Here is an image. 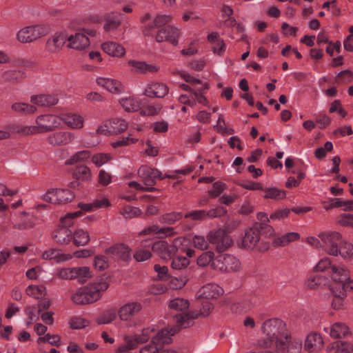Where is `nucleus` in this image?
<instances>
[{
  "instance_id": "obj_41",
  "label": "nucleus",
  "mask_w": 353,
  "mask_h": 353,
  "mask_svg": "<svg viewBox=\"0 0 353 353\" xmlns=\"http://www.w3.org/2000/svg\"><path fill=\"white\" fill-rule=\"evenodd\" d=\"M73 176L78 181H88L91 179L92 174L88 166L79 165L75 168L73 172Z\"/></svg>"
},
{
  "instance_id": "obj_24",
  "label": "nucleus",
  "mask_w": 353,
  "mask_h": 353,
  "mask_svg": "<svg viewBox=\"0 0 353 353\" xmlns=\"http://www.w3.org/2000/svg\"><path fill=\"white\" fill-rule=\"evenodd\" d=\"M61 121L72 129H81L83 127V117L76 113H62L61 114Z\"/></svg>"
},
{
  "instance_id": "obj_7",
  "label": "nucleus",
  "mask_w": 353,
  "mask_h": 353,
  "mask_svg": "<svg viewBox=\"0 0 353 353\" xmlns=\"http://www.w3.org/2000/svg\"><path fill=\"white\" fill-rule=\"evenodd\" d=\"M325 250L330 255H339V246L343 242V238L337 232H327L319 234Z\"/></svg>"
},
{
  "instance_id": "obj_28",
  "label": "nucleus",
  "mask_w": 353,
  "mask_h": 353,
  "mask_svg": "<svg viewBox=\"0 0 353 353\" xmlns=\"http://www.w3.org/2000/svg\"><path fill=\"white\" fill-rule=\"evenodd\" d=\"M42 257L43 259L54 260L57 263H62L71 259L72 255L63 253L59 250L50 249L43 253Z\"/></svg>"
},
{
  "instance_id": "obj_55",
  "label": "nucleus",
  "mask_w": 353,
  "mask_h": 353,
  "mask_svg": "<svg viewBox=\"0 0 353 353\" xmlns=\"http://www.w3.org/2000/svg\"><path fill=\"white\" fill-rule=\"evenodd\" d=\"M172 259L171 266L175 270H182L185 268L190 261L186 256H174L170 259Z\"/></svg>"
},
{
  "instance_id": "obj_30",
  "label": "nucleus",
  "mask_w": 353,
  "mask_h": 353,
  "mask_svg": "<svg viewBox=\"0 0 353 353\" xmlns=\"http://www.w3.org/2000/svg\"><path fill=\"white\" fill-rule=\"evenodd\" d=\"M30 101L38 106L46 107L57 104L58 98L55 95L40 94L32 96Z\"/></svg>"
},
{
  "instance_id": "obj_9",
  "label": "nucleus",
  "mask_w": 353,
  "mask_h": 353,
  "mask_svg": "<svg viewBox=\"0 0 353 353\" xmlns=\"http://www.w3.org/2000/svg\"><path fill=\"white\" fill-rule=\"evenodd\" d=\"M48 28L44 26H28L21 29L17 34V39L21 43H30L46 35Z\"/></svg>"
},
{
  "instance_id": "obj_36",
  "label": "nucleus",
  "mask_w": 353,
  "mask_h": 353,
  "mask_svg": "<svg viewBox=\"0 0 353 353\" xmlns=\"http://www.w3.org/2000/svg\"><path fill=\"white\" fill-rule=\"evenodd\" d=\"M72 231L65 227H59L53 233V239L60 244H67L72 241Z\"/></svg>"
},
{
  "instance_id": "obj_8",
  "label": "nucleus",
  "mask_w": 353,
  "mask_h": 353,
  "mask_svg": "<svg viewBox=\"0 0 353 353\" xmlns=\"http://www.w3.org/2000/svg\"><path fill=\"white\" fill-rule=\"evenodd\" d=\"M227 213V210L223 207H219L210 210H194L187 212L184 215L185 219H190L191 221L202 222L208 219L221 217Z\"/></svg>"
},
{
  "instance_id": "obj_13",
  "label": "nucleus",
  "mask_w": 353,
  "mask_h": 353,
  "mask_svg": "<svg viewBox=\"0 0 353 353\" xmlns=\"http://www.w3.org/2000/svg\"><path fill=\"white\" fill-rule=\"evenodd\" d=\"M333 284L343 290L345 294L347 291L353 292V280L350 279L348 271L344 268H341V272L336 271L335 268L332 269Z\"/></svg>"
},
{
  "instance_id": "obj_58",
  "label": "nucleus",
  "mask_w": 353,
  "mask_h": 353,
  "mask_svg": "<svg viewBox=\"0 0 353 353\" xmlns=\"http://www.w3.org/2000/svg\"><path fill=\"white\" fill-rule=\"evenodd\" d=\"M214 254L213 252L208 251L205 252H203L202 254H201L198 259H197V264L199 266H205L208 265L210 263L211 264L212 263V261L215 258Z\"/></svg>"
},
{
  "instance_id": "obj_46",
  "label": "nucleus",
  "mask_w": 353,
  "mask_h": 353,
  "mask_svg": "<svg viewBox=\"0 0 353 353\" xmlns=\"http://www.w3.org/2000/svg\"><path fill=\"white\" fill-rule=\"evenodd\" d=\"M142 100L144 101V105H141V108L140 110L141 115L153 116L157 114L161 111L162 108V105L161 104H148L145 99H143Z\"/></svg>"
},
{
  "instance_id": "obj_37",
  "label": "nucleus",
  "mask_w": 353,
  "mask_h": 353,
  "mask_svg": "<svg viewBox=\"0 0 353 353\" xmlns=\"http://www.w3.org/2000/svg\"><path fill=\"white\" fill-rule=\"evenodd\" d=\"M66 40H68V36L65 34L60 33L55 34L47 41L46 47L48 50L52 52H56L64 45Z\"/></svg>"
},
{
  "instance_id": "obj_5",
  "label": "nucleus",
  "mask_w": 353,
  "mask_h": 353,
  "mask_svg": "<svg viewBox=\"0 0 353 353\" xmlns=\"http://www.w3.org/2000/svg\"><path fill=\"white\" fill-rule=\"evenodd\" d=\"M108 288V284L104 281L94 283L89 286L79 289L72 296L76 304H87L97 301L101 297V293Z\"/></svg>"
},
{
  "instance_id": "obj_6",
  "label": "nucleus",
  "mask_w": 353,
  "mask_h": 353,
  "mask_svg": "<svg viewBox=\"0 0 353 353\" xmlns=\"http://www.w3.org/2000/svg\"><path fill=\"white\" fill-rule=\"evenodd\" d=\"M212 267L221 272H237L240 270L241 263L239 259L232 255L221 254L214 259Z\"/></svg>"
},
{
  "instance_id": "obj_20",
  "label": "nucleus",
  "mask_w": 353,
  "mask_h": 353,
  "mask_svg": "<svg viewBox=\"0 0 353 353\" xmlns=\"http://www.w3.org/2000/svg\"><path fill=\"white\" fill-rule=\"evenodd\" d=\"M223 293V290L215 283H208L203 286L196 293L197 299H216Z\"/></svg>"
},
{
  "instance_id": "obj_56",
  "label": "nucleus",
  "mask_w": 353,
  "mask_h": 353,
  "mask_svg": "<svg viewBox=\"0 0 353 353\" xmlns=\"http://www.w3.org/2000/svg\"><path fill=\"white\" fill-rule=\"evenodd\" d=\"M90 153L88 150H83L76 153L65 161L66 165H73L77 162L83 161L90 157Z\"/></svg>"
},
{
  "instance_id": "obj_22",
  "label": "nucleus",
  "mask_w": 353,
  "mask_h": 353,
  "mask_svg": "<svg viewBox=\"0 0 353 353\" xmlns=\"http://www.w3.org/2000/svg\"><path fill=\"white\" fill-rule=\"evenodd\" d=\"M123 14L121 12H111L104 15L103 28L105 32L117 30L121 25Z\"/></svg>"
},
{
  "instance_id": "obj_10",
  "label": "nucleus",
  "mask_w": 353,
  "mask_h": 353,
  "mask_svg": "<svg viewBox=\"0 0 353 353\" xmlns=\"http://www.w3.org/2000/svg\"><path fill=\"white\" fill-rule=\"evenodd\" d=\"M208 241L211 244L215 246L216 250L219 252H223L232 244L230 237L222 229L212 230L208 234Z\"/></svg>"
},
{
  "instance_id": "obj_63",
  "label": "nucleus",
  "mask_w": 353,
  "mask_h": 353,
  "mask_svg": "<svg viewBox=\"0 0 353 353\" xmlns=\"http://www.w3.org/2000/svg\"><path fill=\"white\" fill-rule=\"evenodd\" d=\"M94 266L96 269L103 270L108 268L109 261L105 256L99 255L95 257Z\"/></svg>"
},
{
  "instance_id": "obj_15",
  "label": "nucleus",
  "mask_w": 353,
  "mask_h": 353,
  "mask_svg": "<svg viewBox=\"0 0 353 353\" xmlns=\"http://www.w3.org/2000/svg\"><path fill=\"white\" fill-rule=\"evenodd\" d=\"M138 175L148 188L155 185L156 179H163L162 173L159 170L147 165H141L139 168Z\"/></svg>"
},
{
  "instance_id": "obj_35",
  "label": "nucleus",
  "mask_w": 353,
  "mask_h": 353,
  "mask_svg": "<svg viewBox=\"0 0 353 353\" xmlns=\"http://www.w3.org/2000/svg\"><path fill=\"white\" fill-rule=\"evenodd\" d=\"M208 41L211 43L214 53L221 56L225 50V44L223 39L219 37L218 32H214L208 34Z\"/></svg>"
},
{
  "instance_id": "obj_40",
  "label": "nucleus",
  "mask_w": 353,
  "mask_h": 353,
  "mask_svg": "<svg viewBox=\"0 0 353 353\" xmlns=\"http://www.w3.org/2000/svg\"><path fill=\"white\" fill-rule=\"evenodd\" d=\"M328 283L327 279L321 273H315L311 275L306 282V285L310 289H317Z\"/></svg>"
},
{
  "instance_id": "obj_32",
  "label": "nucleus",
  "mask_w": 353,
  "mask_h": 353,
  "mask_svg": "<svg viewBox=\"0 0 353 353\" xmlns=\"http://www.w3.org/2000/svg\"><path fill=\"white\" fill-rule=\"evenodd\" d=\"M110 205V203L106 198L97 199L89 203H80L79 204V207L85 212H93L100 208H108Z\"/></svg>"
},
{
  "instance_id": "obj_29",
  "label": "nucleus",
  "mask_w": 353,
  "mask_h": 353,
  "mask_svg": "<svg viewBox=\"0 0 353 353\" xmlns=\"http://www.w3.org/2000/svg\"><path fill=\"white\" fill-rule=\"evenodd\" d=\"M168 92V88L165 85L153 83L145 89L144 94L149 97H163Z\"/></svg>"
},
{
  "instance_id": "obj_52",
  "label": "nucleus",
  "mask_w": 353,
  "mask_h": 353,
  "mask_svg": "<svg viewBox=\"0 0 353 353\" xmlns=\"http://www.w3.org/2000/svg\"><path fill=\"white\" fill-rule=\"evenodd\" d=\"M26 294L35 299H39L41 296L45 295L46 288L43 285H29L26 288Z\"/></svg>"
},
{
  "instance_id": "obj_57",
  "label": "nucleus",
  "mask_w": 353,
  "mask_h": 353,
  "mask_svg": "<svg viewBox=\"0 0 353 353\" xmlns=\"http://www.w3.org/2000/svg\"><path fill=\"white\" fill-rule=\"evenodd\" d=\"M188 280L186 276L181 275L179 277L170 276L168 281H169L171 288L174 289H181L186 284Z\"/></svg>"
},
{
  "instance_id": "obj_18",
  "label": "nucleus",
  "mask_w": 353,
  "mask_h": 353,
  "mask_svg": "<svg viewBox=\"0 0 353 353\" xmlns=\"http://www.w3.org/2000/svg\"><path fill=\"white\" fill-rule=\"evenodd\" d=\"M105 253L114 259H120L124 261L131 259V249L123 243L114 245L106 249Z\"/></svg>"
},
{
  "instance_id": "obj_48",
  "label": "nucleus",
  "mask_w": 353,
  "mask_h": 353,
  "mask_svg": "<svg viewBox=\"0 0 353 353\" xmlns=\"http://www.w3.org/2000/svg\"><path fill=\"white\" fill-rule=\"evenodd\" d=\"M12 109L17 112L23 114H32L37 110V108L32 105H30L26 103H14L12 105Z\"/></svg>"
},
{
  "instance_id": "obj_21",
  "label": "nucleus",
  "mask_w": 353,
  "mask_h": 353,
  "mask_svg": "<svg viewBox=\"0 0 353 353\" xmlns=\"http://www.w3.org/2000/svg\"><path fill=\"white\" fill-rule=\"evenodd\" d=\"M323 330L333 339L345 338L351 334L349 327L341 322L335 323L330 327H325Z\"/></svg>"
},
{
  "instance_id": "obj_2",
  "label": "nucleus",
  "mask_w": 353,
  "mask_h": 353,
  "mask_svg": "<svg viewBox=\"0 0 353 353\" xmlns=\"http://www.w3.org/2000/svg\"><path fill=\"white\" fill-rule=\"evenodd\" d=\"M174 228H160L157 225H152L139 232L136 236V242L139 241L140 246L136 248L134 258L139 262L145 261L150 259L152 254V240L150 238L152 235H158L162 238L173 234Z\"/></svg>"
},
{
  "instance_id": "obj_11",
  "label": "nucleus",
  "mask_w": 353,
  "mask_h": 353,
  "mask_svg": "<svg viewBox=\"0 0 353 353\" xmlns=\"http://www.w3.org/2000/svg\"><path fill=\"white\" fill-rule=\"evenodd\" d=\"M96 31L94 30H83L77 32L74 35H70L68 37V47L79 50H83L90 45L88 36L94 37Z\"/></svg>"
},
{
  "instance_id": "obj_14",
  "label": "nucleus",
  "mask_w": 353,
  "mask_h": 353,
  "mask_svg": "<svg viewBox=\"0 0 353 353\" xmlns=\"http://www.w3.org/2000/svg\"><path fill=\"white\" fill-rule=\"evenodd\" d=\"M59 276L63 279H78L81 283H84L90 274V269L87 267L63 268L59 270Z\"/></svg>"
},
{
  "instance_id": "obj_64",
  "label": "nucleus",
  "mask_w": 353,
  "mask_h": 353,
  "mask_svg": "<svg viewBox=\"0 0 353 353\" xmlns=\"http://www.w3.org/2000/svg\"><path fill=\"white\" fill-rule=\"evenodd\" d=\"M110 159V155L107 154H97L92 158V161L97 167H101Z\"/></svg>"
},
{
  "instance_id": "obj_53",
  "label": "nucleus",
  "mask_w": 353,
  "mask_h": 353,
  "mask_svg": "<svg viewBox=\"0 0 353 353\" xmlns=\"http://www.w3.org/2000/svg\"><path fill=\"white\" fill-rule=\"evenodd\" d=\"M117 317V312L114 310L110 309L104 312L97 319L99 324H108L113 321Z\"/></svg>"
},
{
  "instance_id": "obj_43",
  "label": "nucleus",
  "mask_w": 353,
  "mask_h": 353,
  "mask_svg": "<svg viewBox=\"0 0 353 353\" xmlns=\"http://www.w3.org/2000/svg\"><path fill=\"white\" fill-rule=\"evenodd\" d=\"M328 352L329 353H351L353 352V345L347 343H333L328 347Z\"/></svg>"
},
{
  "instance_id": "obj_62",
  "label": "nucleus",
  "mask_w": 353,
  "mask_h": 353,
  "mask_svg": "<svg viewBox=\"0 0 353 353\" xmlns=\"http://www.w3.org/2000/svg\"><path fill=\"white\" fill-rule=\"evenodd\" d=\"M225 188L226 185L224 183L220 181L215 182L212 185V190L209 191V194L212 197H217L221 194Z\"/></svg>"
},
{
  "instance_id": "obj_16",
  "label": "nucleus",
  "mask_w": 353,
  "mask_h": 353,
  "mask_svg": "<svg viewBox=\"0 0 353 353\" xmlns=\"http://www.w3.org/2000/svg\"><path fill=\"white\" fill-rule=\"evenodd\" d=\"M152 250L164 260L171 259L177 252L175 245H170L164 241H152Z\"/></svg>"
},
{
  "instance_id": "obj_25",
  "label": "nucleus",
  "mask_w": 353,
  "mask_h": 353,
  "mask_svg": "<svg viewBox=\"0 0 353 353\" xmlns=\"http://www.w3.org/2000/svg\"><path fill=\"white\" fill-rule=\"evenodd\" d=\"M97 83L114 94L120 93L124 89L120 81L113 79L98 77L97 79Z\"/></svg>"
},
{
  "instance_id": "obj_34",
  "label": "nucleus",
  "mask_w": 353,
  "mask_h": 353,
  "mask_svg": "<svg viewBox=\"0 0 353 353\" xmlns=\"http://www.w3.org/2000/svg\"><path fill=\"white\" fill-rule=\"evenodd\" d=\"M102 49L108 54L115 57H121L123 56L125 52L124 48L121 45L114 41H108L103 43Z\"/></svg>"
},
{
  "instance_id": "obj_47",
  "label": "nucleus",
  "mask_w": 353,
  "mask_h": 353,
  "mask_svg": "<svg viewBox=\"0 0 353 353\" xmlns=\"http://www.w3.org/2000/svg\"><path fill=\"white\" fill-rule=\"evenodd\" d=\"M109 124L112 133L114 134H119L128 128V124L125 121L119 118L112 119L110 121Z\"/></svg>"
},
{
  "instance_id": "obj_1",
  "label": "nucleus",
  "mask_w": 353,
  "mask_h": 353,
  "mask_svg": "<svg viewBox=\"0 0 353 353\" xmlns=\"http://www.w3.org/2000/svg\"><path fill=\"white\" fill-rule=\"evenodd\" d=\"M265 339L259 342L261 348H283L287 346V353H300L302 342L292 339L286 328L285 323L279 319L266 320L262 325Z\"/></svg>"
},
{
  "instance_id": "obj_12",
  "label": "nucleus",
  "mask_w": 353,
  "mask_h": 353,
  "mask_svg": "<svg viewBox=\"0 0 353 353\" xmlns=\"http://www.w3.org/2000/svg\"><path fill=\"white\" fill-rule=\"evenodd\" d=\"M142 305L139 302H129L123 305L118 311V315L123 321L128 323L129 326L135 325L134 317L141 310Z\"/></svg>"
},
{
  "instance_id": "obj_17",
  "label": "nucleus",
  "mask_w": 353,
  "mask_h": 353,
  "mask_svg": "<svg viewBox=\"0 0 353 353\" xmlns=\"http://www.w3.org/2000/svg\"><path fill=\"white\" fill-rule=\"evenodd\" d=\"M179 30L173 26H167L160 29L155 36L157 42L168 41L173 45H177Z\"/></svg>"
},
{
  "instance_id": "obj_23",
  "label": "nucleus",
  "mask_w": 353,
  "mask_h": 353,
  "mask_svg": "<svg viewBox=\"0 0 353 353\" xmlns=\"http://www.w3.org/2000/svg\"><path fill=\"white\" fill-rule=\"evenodd\" d=\"M74 134L70 132H56L49 135L48 142L52 145H63L72 142Z\"/></svg>"
},
{
  "instance_id": "obj_50",
  "label": "nucleus",
  "mask_w": 353,
  "mask_h": 353,
  "mask_svg": "<svg viewBox=\"0 0 353 353\" xmlns=\"http://www.w3.org/2000/svg\"><path fill=\"white\" fill-rule=\"evenodd\" d=\"M339 246V254L343 259L351 258L353 256V245L344 241Z\"/></svg>"
},
{
  "instance_id": "obj_19",
  "label": "nucleus",
  "mask_w": 353,
  "mask_h": 353,
  "mask_svg": "<svg viewBox=\"0 0 353 353\" xmlns=\"http://www.w3.org/2000/svg\"><path fill=\"white\" fill-rule=\"evenodd\" d=\"M260 241V228L257 224L249 228L242 239V246L247 249L254 248Z\"/></svg>"
},
{
  "instance_id": "obj_44",
  "label": "nucleus",
  "mask_w": 353,
  "mask_h": 353,
  "mask_svg": "<svg viewBox=\"0 0 353 353\" xmlns=\"http://www.w3.org/2000/svg\"><path fill=\"white\" fill-rule=\"evenodd\" d=\"M72 240L76 246H83L88 243L90 236L86 232L80 229L72 232Z\"/></svg>"
},
{
  "instance_id": "obj_60",
  "label": "nucleus",
  "mask_w": 353,
  "mask_h": 353,
  "mask_svg": "<svg viewBox=\"0 0 353 353\" xmlns=\"http://www.w3.org/2000/svg\"><path fill=\"white\" fill-rule=\"evenodd\" d=\"M81 212L68 214L65 217L61 219L60 227H65L69 228L73 224V219L79 216Z\"/></svg>"
},
{
  "instance_id": "obj_39",
  "label": "nucleus",
  "mask_w": 353,
  "mask_h": 353,
  "mask_svg": "<svg viewBox=\"0 0 353 353\" xmlns=\"http://www.w3.org/2000/svg\"><path fill=\"white\" fill-rule=\"evenodd\" d=\"M330 286L334 296L332 305L336 310L341 309L343 305L344 298L345 297L346 294H345V292L343 290H341L339 288H336L333 283Z\"/></svg>"
},
{
  "instance_id": "obj_33",
  "label": "nucleus",
  "mask_w": 353,
  "mask_h": 353,
  "mask_svg": "<svg viewBox=\"0 0 353 353\" xmlns=\"http://www.w3.org/2000/svg\"><path fill=\"white\" fill-rule=\"evenodd\" d=\"M323 344L321 336L316 333H312L307 336L305 343V349L308 352L319 350Z\"/></svg>"
},
{
  "instance_id": "obj_59",
  "label": "nucleus",
  "mask_w": 353,
  "mask_h": 353,
  "mask_svg": "<svg viewBox=\"0 0 353 353\" xmlns=\"http://www.w3.org/2000/svg\"><path fill=\"white\" fill-rule=\"evenodd\" d=\"M59 204H64L71 201L74 198V194L68 190L58 189Z\"/></svg>"
},
{
  "instance_id": "obj_51",
  "label": "nucleus",
  "mask_w": 353,
  "mask_h": 353,
  "mask_svg": "<svg viewBox=\"0 0 353 353\" xmlns=\"http://www.w3.org/2000/svg\"><path fill=\"white\" fill-rule=\"evenodd\" d=\"M263 191L265 192V199L279 200L285 197V192L276 188H266Z\"/></svg>"
},
{
  "instance_id": "obj_31",
  "label": "nucleus",
  "mask_w": 353,
  "mask_h": 353,
  "mask_svg": "<svg viewBox=\"0 0 353 353\" xmlns=\"http://www.w3.org/2000/svg\"><path fill=\"white\" fill-rule=\"evenodd\" d=\"M335 268L336 271L341 272V268H344V267H337L336 265H332L331 261L329 259L325 258L321 259L318 264L314 268V271L316 273H321L322 274L325 272V276L326 275H329L332 279V269Z\"/></svg>"
},
{
  "instance_id": "obj_26",
  "label": "nucleus",
  "mask_w": 353,
  "mask_h": 353,
  "mask_svg": "<svg viewBox=\"0 0 353 353\" xmlns=\"http://www.w3.org/2000/svg\"><path fill=\"white\" fill-rule=\"evenodd\" d=\"M120 104L127 112H137L144 105V101L134 97H124L120 99Z\"/></svg>"
},
{
  "instance_id": "obj_54",
  "label": "nucleus",
  "mask_w": 353,
  "mask_h": 353,
  "mask_svg": "<svg viewBox=\"0 0 353 353\" xmlns=\"http://www.w3.org/2000/svg\"><path fill=\"white\" fill-rule=\"evenodd\" d=\"M192 243L194 248L199 249L201 250H208L209 248L210 241H208V237L207 239L205 236L201 235H195L192 238Z\"/></svg>"
},
{
  "instance_id": "obj_27",
  "label": "nucleus",
  "mask_w": 353,
  "mask_h": 353,
  "mask_svg": "<svg viewBox=\"0 0 353 353\" xmlns=\"http://www.w3.org/2000/svg\"><path fill=\"white\" fill-rule=\"evenodd\" d=\"M171 20L170 15H157L152 23H148L144 26L143 34L145 36H153V30L155 28H160L166 25Z\"/></svg>"
},
{
  "instance_id": "obj_49",
  "label": "nucleus",
  "mask_w": 353,
  "mask_h": 353,
  "mask_svg": "<svg viewBox=\"0 0 353 353\" xmlns=\"http://www.w3.org/2000/svg\"><path fill=\"white\" fill-rule=\"evenodd\" d=\"M182 217L183 214L181 212H171L163 214L160 219V222L168 225H172L177 221H179Z\"/></svg>"
},
{
  "instance_id": "obj_3",
  "label": "nucleus",
  "mask_w": 353,
  "mask_h": 353,
  "mask_svg": "<svg viewBox=\"0 0 353 353\" xmlns=\"http://www.w3.org/2000/svg\"><path fill=\"white\" fill-rule=\"evenodd\" d=\"M37 125L9 126V130L22 135H28L36 133H43L53 130L61 125V116L59 117L53 114H44L39 116L36 119Z\"/></svg>"
},
{
  "instance_id": "obj_45",
  "label": "nucleus",
  "mask_w": 353,
  "mask_h": 353,
  "mask_svg": "<svg viewBox=\"0 0 353 353\" xmlns=\"http://www.w3.org/2000/svg\"><path fill=\"white\" fill-rule=\"evenodd\" d=\"M129 64L132 67V70L137 72L146 73L157 71L155 66L146 64L145 62L130 61Z\"/></svg>"
},
{
  "instance_id": "obj_42",
  "label": "nucleus",
  "mask_w": 353,
  "mask_h": 353,
  "mask_svg": "<svg viewBox=\"0 0 353 353\" xmlns=\"http://www.w3.org/2000/svg\"><path fill=\"white\" fill-rule=\"evenodd\" d=\"M300 235L297 232H288L281 236L276 238L274 241V244L276 246H285L290 243L299 239Z\"/></svg>"
},
{
  "instance_id": "obj_38",
  "label": "nucleus",
  "mask_w": 353,
  "mask_h": 353,
  "mask_svg": "<svg viewBox=\"0 0 353 353\" xmlns=\"http://www.w3.org/2000/svg\"><path fill=\"white\" fill-rule=\"evenodd\" d=\"M26 73L19 69L8 70L3 72L2 79L6 82L17 83L26 77Z\"/></svg>"
},
{
  "instance_id": "obj_61",
  "label": "nucleus",
  "mask_w": 353,
  "mask_h": 353,
  "mask_svg": "<svg viewBox=\"0 0 353 353\" xmlns=\"http://www.w3.org/2000/svg\"><path fill=\"white\" fill-rule=\"evenodd\" d=\"M43 201L53 204H59L58 189L49 190L46 194L43 196Z\"/></svg>"
},
{
  "instance_id": "obj_4",
  "label": "nucleus",
  "mask_w": 353,
  "mask_h": 353,
  "mask_svg": "<svg viewBox=\"0 0 353 353\" xmlns=\"http://www.w3.org/2000/svg\"><path fill=\"white\" fill-rule=\"evenodd\" d=\"M169 308L170 316L172 318L173 323H176L172 328H175L176 332L181 327L190 326L193 319L197 317V314L188 311L189 302L183 299L176 298L172 300Z\"/></svg>"
}]
</instances>
